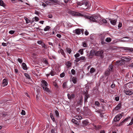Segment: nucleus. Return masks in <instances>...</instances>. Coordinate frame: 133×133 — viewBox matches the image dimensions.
I'll return each mask as SVG.
<instances>
[{"mask_svg": "<svg viewBox=\"0 0 133 133\" xmlns=\"http://www.w3.org/2000/svg\"><path fill=\"white\" fill-rule=\"evenodd\" d=\"M22 66L24 70H26L27 69V66L25 63H23L22 64Z\"/></svg>", "mask_w": 133, "mask_h": 133, "instance_id": "26", "label": "nucleus"}, {"mask_svg": "<svg viewBox=\"0 0 133 133\" xmlns=\"http://www.w3.org/2000/svg\"><path fill=\"white\" fill-rule=\"evenodd\" d=\"M2 45L4 46H7V44L6 43L3 42L2 43Z\"/></svg>", "mask_w": 133, "mask_h": 133, "instance_id": "56", "label": "nucleus"}, {"mask_svg": "<svg viewBox=\"0 0 133 133\" xmlns=\"http://www.w3.org/2000/svg\"><path fill=\"white\" fill-rule=\"evenodd\" d=\"M110 21L111 23L113 25H115L116 24L117 21L116 19H110Z\"/></svg>", "mask_w": 133, "mask_h": 133, "instance_id": "14", "label": "nucleus"}, {"mask_svg": "<svg viewBox=\"0 0 133 133\" xmlns=\"http://www.w3.org/2000/svg\"><path fill=\"white\" fill-rule=\"evenodd\" d=\"M48 17L49 18H51L52 17V16L51 15H48Z\"/></svg>", "mask_w": 133, "mask_h": 133, "instance_id": "64", "label": "nucleus"}, {"mask_svg": "<svg viewBox=\"0 0 133 133\" xmlns=\"http://www.w3.org/2000/svg\"><path fill=\"white\" fill-rule=\"evenodd\" d=\"M124 49L125 50H127V51L129 52L133 51V48H129L128 47H125Z\"/></svg>", "mask_w": 133, "mask_h": 133, "instance_id": "16", "label": "nucleus"}, {"mask_svg": "<svg viewBox=\"0 0 133 133\" xmlns=\"http://www.w3.org/2000/svg\"><path fill=\"white\" fill-rule=\"evenodd\" d=\"M65 76V74L64 72H63L60 75V76L62 78L64 77Z\"/></svg>", "mask_w": 133, "mask_h": 133, "instance_id": "39", "label": "nucleus"}, {"mask_svg": "<svg viewBox=\"0 0 133 133\" xmlns=\"http://www.w3.org/2000/svg\"><path fill=\"white\" fill-rule=\"evenodd\" d=\"M115 84H114V83H113V84H112L111 85V87L113 89H114V88H115Z\"/></svg>", "mask_w": 133, "mask_h": 133, "instance_id": "44", "label": "nucleus"}, {"mask_svg": "<svg viewBox=\"0 0 133 133\" xmlns=\"http://www.w3.org/2000/svg\"><path fill=\"white\" fill-rule=\"evenodd\" d=\"M122 116L121 114H119L116 115L114 119V120L115 122H117L119 121L122 117Z\"/></svg>", "mask_w": 133, "mask_h": 133, "instance_id": "5", "label": "nucleus"}, {"mask_svg": "<svg viewBox=\"0 0 133 133\" xmlns=\"http://www.w3.org/2000/svg\"><path fill=\"white\" fill-rule=\"evenodd\" d=\"M24 75L28 79H30V76H29V75H28V74L25 73L24 74Z\"/></svg>", "mask_w": 133, "mask_h": 133, "instance_id": "36", "label": "nucleus"}, {"mask_svg": "<svg viewBox=\"0 0 133 133\" xmlns=\"http://www.w3.org/2000/svg\"><path fill=\"white\" fill-rule=\"evenodd\" d=\"M122 24L121 23H119L118 24V28H121L122 27Z\"/></svg>", "mask_w": 133, "mask_h": 133, "instance_id": "57", "label": "nucleus"}, {"mask_svg": "<svg viewBox=\"0 0 133 133\" xmlns=\"http://www.w3.org/2000/svg\"><path fill=\"white\" fill-rule=\"evenodd\" d=\"M75 118V119L78 120L81 119L82 118V117L80 116H76Z\"/></svg>", "mask_w": 133, "mask_h": 133, "instance_id": "23", "label": "nucleus"}, {"mask_svg": "<svg viewBox=\"0 0 133 133\" xmlns=\"http://www.w3.org/2000/svg\"><path fill=\"white\" fill-rule=\"evenodd\" d=\"M85 34L86 35H87L89 34V32L87 30H86L85 31Z\"/></svg>", "mask_w": 133, "mask_h": 133, "instance_id": "62", "label": "nucleus"}, {"mask_svg": "<svg viewBox=\"0 0 133 133\" xmlns=\"http://www.w3.org/2000/svg\"><path fill=\"white\" fill-rule=\"evenodd\" d=\"M66 51L69 54H70L71 51V50L69 48H67L66 49Z\"/></svg>", "mask_w": 133, "mask_h": 133, "instance_id": "35", "label": "nucleus"}, {"mask_svg": "<svg viewBox=\"0 0 133 133\" xmlns=\"http://www.w3.org/2000/svg\"><path fill=\"white\" fill-rule=\"evenodd\" d=\"M95 53L94 50H91L90 52V56H94L95 55Z\"/></svg>", "mask_w": 133, "mask_h": 133, "instance_id": "20", "label": "nucleus"}, {"mask_svg": "<svg viewBox=\"0 0 133 133\" xmlns=\"http://www.w3.org/2000/svg\"><path fill=\"white\" fill-rule=\"evenodd\" d=\"M95 71V69L93 68H92L90 69V72L91 73H92L94 72Z\"/></svg>", "mask_w": 133, "mask_h": 133, "instance_id": "31", "label": "nucleus"}, {"mask_svg": "<svg viewBox=\"0 0 133 133\" xmlns=\"http://www.w3.org/2000/svg\"><path fill=\"white\" fill-rule=\"evenodd\" d=\"M100 38L101 43L102 44H104L105 42L104 39L105 38V35H101L99 36Z\"/></svg>", "mask_w": 133, "mask_h": 133, "instance_id": "7", "label": "nucleus"}, {"mask_svg": "<svg viewBox=\"0 0 133 133\" xmlns=\"http://www.w3.org/2000/svg\"><path fill=\"white\" fill-rule=\"evenodd\" d=\"M71 80L74 84L76 83L77 82V79L76 78L74 77H71Z\"/></svg>", "mask_w": 133, "mask_h": 133, "instance_id": "19", "label": "nucleus"}, {"mask_svg": "<svg viewBox=\"0 0 133 133\" xmlns=\"http://www.w3.org/2000/svg\"><path fill=\"white\" fill-rule=\"evenodd\" d=\"M24 19L26 21V23L28 24L30 22V20L26 17H25Z\"/></svg>", "mask_w": 133, "mask_h": 133, "instance_id": "28", "label": "nucleus"}, {"mask_svg": "<svg viewBox=\"0 0 133 133\" xmlns=\"http://www.w3.org/2000/svg\"><path fill=\"white\" fill-rule=\"evenodd\" d=\"M110 71H109V70H107L105 71V75L108 76L110 74Z\"/></svg>", "mask_w": 133, "mask_h": 133, "instance_id": "27", "label": "nucleus"}, {"mask_svg": "<svg viewBox=\"0 0 133 133\" xmlns=\"http://www.w3.org/2000/svg\"><path fill=\"white\" fill-rule=\"evenodd\" d=\"M81 31H82L81 29H77L74 30L73 32V33H75L76 34L79 35L81 34Z\"/></svg>", "mask_w": 133, "mask_h": 133, "instance_id": "9", "label": "nucleus"}, {"mask_svg": "<svg viewBox=\"0 0 133 133\" xmlns=\"http://www.w3.org/2000/svg\"><path fill=\"white\" fill-rule=\"evenodd\" d=\"M131 58L130 57H123L121 58V59L123 62L124 63L125 62H129L131 60Z\"/></svg>", "mask_w": 133, "mask_h": 133, "instance_id": "6", "label": "nucleus"}, {"mask_svg": "<svg viewBox=\"0 0 133 133\" xmlns=\"http://www.w3.org/2000/svg\"><path fill=\"white\" fill-rule=\"evenodd\" d=\"M95 104L98 106H99L100 105L99 102L97 101H96L95 102Z\"/></svg>", "mask_w": 133, "mask_h": 133, "instance_id": "45", "label": "nucleus"}, {"mask_svg": "<svg viewBox=\"0 0 133 133\" xmlns=\"http://www.w3.org/2000/svg\"><path fill=\"white\" fill-rule=\"evenodd\" d=\"M83 123L84 125H88L89 123L87 120H84L83 121Z\"/></svg>", "mask_w": 133, "mask_h": 133, "instance_id": "21", "label": "nucleus"}, {"mask_svg": "<svg viewBox=\"0 0 133 133\" xmlns=\"http://www.w3.org/2000/svg\"><path fill=\"white\" fill-rule=\"evenodd\" d=\"M111 41V39L109 37L105 39V41L107 42H110Z\"/></svg>", "mask_w": 133, "mask_h": 133, "instance_id": "30", "label": "nucleus"}, {"mask_svg": "<svg viewBox=\"0 0 133 133\" xmlns=\"http://www.w3.org/2000/svg\"><path fill=\"white\" fill-rule=\"evenodd\" d=\"M83 49H81L78 52H79L81 55H82L83 54Z\"/></svg>", "mask_w": 133, "mask_h": 133, "instance_id": "32", "label": "nucleus"}, {"mask_svg": "<svg viewBox=\"0 0 133 133\" xmlns=\"http://www.w3.org/2000/svg\"><path fill=\"white\" fill-rule=\"evenodd\" d=\"M50 117H51V119L53 121H54L55 120V119H54V117L53 116V115L52 114H51V113L50 114Z\"/></svg>", "mask_w": 133, "mask_h": 133, "instance_id": "33", "label": "nucleus"}, {"mask_svg": "<svg viewBox=\"0 0 133 133\" xmlns=\"http://www.w3.org/2000/svg\"><path fill=\"white\" fill-rule=\"evenodd\" d=\"M77 4L80 6L82 8L84 9L89 10V5L88 2L85 1H83L78 2Z\"/></svg>", "mask_w": 133, "mask_h": 133, "instance_id": "1", "label": "nucleus"}, {"mask_svg": "<svg viewBox=\"0 0 133 133\" xmlns=\"http://www.w3.org/2000/svg\"><path fill=\"white\" fill-rule=\"evenodd\" d=\"M41 82L42 84V85H44L45 86H47L48 85V84L46 82L45 80H42V81Z\"/></svg>", "mask_w": 133, "mask_h": 133, "instance_id": "18", "label": "nucleus"}, {"mask_svg": "<svg viewBox=\"0 0 133 133\" xmlns=\"http://www.w3.org/2000/svg\"><path fill=\"white\" fill-rule=\"evenodd\" d=\"M0 5L3 7L5 6V4L3 2L2 0H0Z\"/></svg>", "mask_w": 133, "mask_h": 133, "instance_id": "24", "label": "nucleus"}, {"mask_svg": "<svg viewBox=\"0 0 133 133\" xmlns=\"http://www.w3.org/2000/svg\"><path fill=\"white\" fill-rule=\"evenodd\" d=\"M124 92L127 95H130L133 94L132 92L130 90H125L124 91Z\"/></svg>", "mask_w": 133, "mask_h": 133, "instance_id": "11", "label": "nucleus"}, {"mask_svg": "<svg viewBox=\"0 0 133 133\" xmlns=\"http://www.w3.org/2000/svg\"><path fill=\"white\" fill-rule=\"evenodd\" d=\"M67 96L68 97V98L70 99H71V95L69 94H67Z\"/></svg>", "mask_w": 133, "mask_h": 133, "instance_id": "52", "label": "nucleus"}, {"mask_svg": "<svg viewBox=\"0 0 133 133\" xmlns=\"http://www.w3.org/2000/svg\"><path fill=\"white\" fill-rule=\"evenodd\" d=\"M65 64L66 65L67 68H69L71 66L72 63L69 61H67L65 63Z\"/></svg>", "mask_w": 133, "mask_h": 133, "instance_id": "13", "label": "nucleus"}, {"mask_svg": "<svg viewBox=\"0 0 133 133\" xmlns=\"http://www.w3.org/2000/svg\"><path fill=\"white\" fill-rule=\"evenodd\" d=\"M56 36L57 37L59 38H60L61 37V35L60 34H57Z\"/></svg>", "mask_w": 133, "mask_h": 133, "instance_id": "61", "label": "nucleus"}, {"mask_svg": "<svg viewBox=\"0 0 133 133\" xmlns=\"http://www.w3.org/2000/svg\"><path fill=\"white\" fill-rule=\"evenodd\" d=\"M71 71V73L72 75H74L75 74V71L74 69H72Z\"/></svg>", "mask_w": 133, "mask_h": 133, "instance_id": "40", "label": "nucleus"}, {"mask_svg": "<svg viewBox=\"0 0 133 133\" xmlns=\"http://www.w3.org/2000/svg\"><path fill=\"white\" fill-rule=\"evenodd\" d=\"M72 122L77 125H79V123L75 119H72Z\"/></svg>", "mask_w": 133, "mask_h": 133, "instance_id": "17", "label": "nucleus"}, {"mask_svg": "<svg viewBox=\"0 0 133 133\" xmlns=\"http://www.w3.org/2000/svg\"><path fill=\"white\" fill-rule=\"evenodd\" d=\"M130 118V117H129L127 118H125L124 120L123 121H124V122H126Z\"/></svg>", "mask_w": 133, "mask_h": 133, "instance_id": "38", "label": "nucleus"}, {"mask_svg": "<svg viewBox=\"0 0 133 133\" xmlns=\"http://www.w3.org/2000/svg\"><path fill=\"white\" fill-rule=\"evenodd\" d=\"M79 54L77 53L75 55V56L76 58H77L79 57Z\"/></svg>", "mask_w": 133, "mask_h": 133, "instance_id": "47", "label": "nucleus"}, {"mask_svg": "<svg viewBox=\"0 0 133 133\" xmlns=\"http://www.w3.org/2000/svg\"><path fill=\"white\" fill-rule=\"evenodd\" d=\"M8 84L7 79H4L3 81V82L2 84V85L3 87L7 85Z\"/></svg>", "mask_w": 133, "mask_h": 133, "instance_id": "12", "label": "nucleus"}, {"mask_svg": "<svg viewBox=\"0 0 133 133\" xmlns=\"http://www.w3.org/2000/svg\"><path fill=\"white\" fill-rule=\"evenodd\" d=\"M21 114L22 115H25V111L24 110H22L21 112Z\"/></svg>", "mask_w": 133, "mask_h": 133, "instance_id": "51", "label": "nucleus"}, {"mask_svg": "<svg viewBox=\"0 0 133 133\" xmlns=\"http://www.w3.org/2000/svg\"><path fill=\"white\" fill-rule=\"evenodd\" d=\"M128 84V85L129 87V88H131V87H132L133 85L132 84V83H129Z\"/></svg>", "mask_w": 133, "mask_h": 133, "instance_id": "53", "label": "nucleus"}, {"mask_svg": "<svg viewBox=\"0 0 133 133\" xmlns=\"http://www.w3.org/2000/svg\"><path fill=\"white\" fill-rule=\"evenodd\" d=\"M18 61L20 63H21L22 62V60L20 58H18Z\"/></svg>", "mask_w": 133, "mask_h": 133, "instance_id": "59", "label": "nucleus"}, {"mask_svg": "<svg viewBox=\"0 0 133 133\" xmlns=\"http://www.w3.org/2000/svg\"><path fill=\"white\" fill-rule=\"evenodd\" d=\"M81 60H85V58L84 56H81L79 57Z\"/></svg>", "mask_w": 133, "mask_h": 133, "instance_id": "42", "label": "nucleus"}, {"mask_svg": "<svg viewBox=\"0 0 133 133\" xmlns=\"http://www.w3.org/2000/svg\"><path fill=\"white\" fill-rule=\"evenodd\" d=\"M115 99L116 101H118L119 100V97H116L115 98Z\"/></svg>", "mask_w": 133, "mask_h": 133, "instance_id": "49", "label": "nucleus"}, {"mask_svg": "<svg viewBox=\"0 0 133 133\" xmlns=\"http://www.w3.org/2000/svg\"><path fill=\"white\" fill-rule=\"evenodd\" d=\"M15 32V31H14L11 30L9 31V33L11 34L12 35Z\"/></svg>", "mask_w": 133, "mask_h": 133, "instance_id": "41", "label": "nucleus"}, {"mask_svg": "<svg viewBox=\"0 0 133 133\" xmlns=\"http://www.w3.org/2000/svg\"><path fill=\"white\" fill-rule=\"evenodd\" d=\"M66 85L65 83H64L63 85V88H65L66 87Z\"/></svg>", "mask_w": 133, "mask_h": 133, "instance_id": "58", "label": "nucleus"}, {"mask_svg": "<svg viewBox=\"0 0 133 133\" xmlns=\"http://www.w3.org/2000/svg\"><path fill=\"white\" fill-rule=\"evenodd\" d=\"M88 18L91 22H98L100 19V17L98 15H95L92 16H88Z\"/></svg>", "mask_w": 133, "mask_h": 133, "instance_id": "2", "label": "nucleus"}, {"mask_svg": "<svg viewBox=\"0 0 133 133\" xmlns=\"http://www.w3.org/2000/svg\"><path fill=\"white\" fill-rule=\"evenodd\" d=\"M45 86L44 85H42V87L43 88V89L47 92L49 93L50 91L49 89L47 87V86Z\"/></svg>", "mask_w": 133, "mask_h": 133, "instance_id": "10", "label": "nucleus"}, {"mask_svg": "<svg viewBox=\"0 0 133 133\" xmlns=\"http://www.w3.org/2000/svg\"><path fill=\"white\" fill-rule=\"evenodd\" d=\"M34 19L37 21H38L39 20V18L38 17H34Z\"/></svg>", "mask_w": 133, "mask_h": 133, "instance_id": "55", "label": "nucleus"}, {"mask_svg": "<svg viewBox=\"0 0 133 133\" xmlns=\"http://www.w3.org/2000/svg\"><path fill=\"white\" fill-rule=\"evenodd\" d=\"M56 131L54 129H52L51 130V133H56Z\"/></svg>", "mask_w": 133, "mask_h": 133, "instance_id": "48", "label": "nucleus"}, {"mask_svg": "<svg viewBox=\"0 0 133 133\" xmlns=\"http://www.w3.org/2000/svg\"><path fill=\"white\" fill-rule=\"evenodd\" d=\"M41 45L43 47L45 48H46V45H45V44L43 42V43Z\"/></svg>", "mask_w": 133, "mask_h": 133, "instance_id": "46", "label": "nucleus"}, {"mask_svg": "<svg viewBox=\"0 0 133 133\" xmlns=\"http://www.w3.org/2000/svg\"><path fill=\"white\" fill-rule=\"evenodd\" d=\"M71 99L75 97V95L74 94H72L71 95Z\"/></svg>", "mask_w": 133, "mask_h": 133, "instance_id": "63", "label": "nucleus"}, {"mask_svg": "<svg viewBox=\"0 0 133 133\" xmlns=\"http://www.w3.org/2000/svg\"><path fill=\"white\" fill-rule=\"evenodd\" d=\"M82 46L84 47H87V44L85 42H83L82 44Z\"/></svg>", "mask_w": 133, "mask_h": 133, "instance_id": "25", "label": "nucleus"}, {"mask_svg": "<svg viewBox=\"0 0 133 133\" xmlns=\"http://www.w3.org/2000/svg\"><path fill=\"white\" fill-rule=\"evenodd\" d=\"M69 13L71 15L73 16H82V15L81 14L74 11H69Z\"/></svg>", "mask_w": 133, "mask_h": 133, "instance_id": "3", "label": "nucleus"}, {"mask_svg": "<svg viewBox=\"0 0 133 133\" xmlns=\"http://www.w3.org/2000/svg\"><path fill=\"white\" fill-rule=\"evenodd\" d=\"M50 74L51 76H53L55 74L54 72L52 71H51V72L50 73Z\"/></svg>", "mask_w": 133, "mask_h": 133, "instance_id": "50", "label": "nucleus"}, {"mask_svg": "<svg viewBox=\"0 0 133 133\" xmlns=\"http://www.w3.org/2000/svg\"><path fill=\"white\" fill-rule=\"evenodd\" d=\"M121 103H119L117 105L115 108V109L116 110H118L121 108Z\"/></svg>", "mask_w": 133, "mask_h": 133, "instance_id": "15", "label": "nucleus"}, {"mask_svg": "<svg viewBox=\"0 0 133 133\" xmlns=\"http://www.w3.org/2000/svg\"><path fill=\"white\" fill-rule=\"evenodd\" d=\"M133 124V118L131 119V122L128 124V125H132Z\"/></svg>", "mask_w": 133, "mask_h": 133, "instance_id": "43", "label": "nucleus"}, {"mask_svg": "<svg viewBox=\"0 0 133 133\" xmlns=\"http://www.w3.org/2000/svg\"><path fill=\"white\" fill-rule=\"evenodd\" d=\"M103 51L102 50H101L97 51L95 53V55L97 56H100L101 58H103Z\"/></svg>", "mask_w": 133, "mask_h": 133, "instance_id": "4", "label": "nucleus"}, {"mask_svg": "<svg viewBox=\"0 0 133 133\" xmlns=\"http://www.w3.org/2000/svg\"><path fill=\"white\" fill-rule=\"evenodd\" d=\"M124 64L123 62L121 59V60L117 61L115 63V65L117 66L123 65Z\"/></svg>", "mask_w": 133, "mask_h": 133, "instance_id": "8", "label": "nucleus"}, {"mask_svg": "<svg viewBox=\"0 0 133 133\" xmlns=\"http://www.w3.org/2000/svg\"><path fill=\"white\" fill-rule=\"evenodd\" d=\"M55 115L56 117H59V114L58 112V111L57 110H56L55 111Z\"/></svg>", "mask_w": 133, "mask_h": 133, "instance_id": "34", "label": "nucleus"}, {"mask_svg": "<svg viewBox=\"0 0 133 133\" xmlns=\"http://www.w3.org/2000/svg\"><path fill=\"white\" fill-rule=\"evenodd\" d=\"M43 42H42V41H38L37 42V43L39 44H42L43 43Z\"/></svg>", "mask_w": 133, "mask_h": 133, "instance_id": "60", "label": "nucleus"}, {"mask_svg": "<svg viewBox=\"0 0 133 133\" xmlns=\"http://www.w3.org/2000/svg\"><path fill=\"white\" fill-rule=\"evenodd\" d=\"M2 117H4L5 116H6L7 115V113L6 112H4L2 113Z\"/></svg>", "mask_w": 133, "mask_h": 133, "instance_id": "37", "label": "nucleus"}, {"mask_svg": "<svg viewBox=\"0 0 133 133\" xmlns=\"http://www.w3.org/2000/svg\"><path fill=\"white\" fill-rule=\"evenodd\" d=\"M113 67V65H112V64L110 65L109 66V71H111L112 70V69Z\"/></svg>", "mask_w": 133, "mask_h": 133, "instance_id": "29", "label": "nucleus"}, {"mask_svg": "<svg viewBox=\"0 0 133 133\" xmlns=\"http://www.w3.org/2000/svg\"><path fill=\"white\" fill-rule=\"evenodd\" d=\"M61 53L62 55L65 56V54L64 51L63 50H62Z\"/></svg>", "mask_w": 133, "mask_h": 133, "instance_id": "54", "label": "nucleus"}, {"mask_svg": "<svg viewBox=\"0 0 133 133\" xmlns=\"http://www.w3.org/2000/svg\"><path fill=\"white\" fill-rule=\"evenodd\" d=\"M50 27L48 26H47L44 29V31H48L50 28Z\"/></svg>", "mask_w": 133, "mask_h": 133, "instance_id": "22", "label": "nucleus"}]
</instances>
